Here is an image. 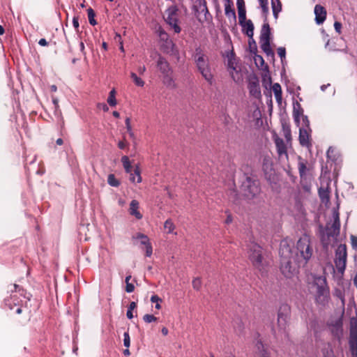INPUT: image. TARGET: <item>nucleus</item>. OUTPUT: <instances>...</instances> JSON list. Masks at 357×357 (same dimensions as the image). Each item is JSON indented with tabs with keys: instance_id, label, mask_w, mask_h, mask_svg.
<instances>
[{
	"instance_id": "nucleus-1",
	"label": "nucleus",
	"mask_w": 357,
	"mask_h": 357,
	"mask_svg": "<svg viewBox=\"0 0 357 357\" xmlns=\"http://www.w3.org/2000/svg\"><path fill=\"white\" fill-rule=\"evenodd\" d=\"M293 243L287 239L281 241L280 247V270L284 277L291 278L296 275L298 265L291 247Z\"/></svg>"
},
{
	"instance_id": "nucleus-2",
	"label": "nucleus",
	"mask_w": 357,
	"mask_h": 357,
	"mask_svg": "<svg viewBox=\"0 0 357 357\" xmlns=\"http://www.w3.org/2000/svg\"><path fill=\"white\" fill-rule=\"evenodd\" d=\"M340 227L339 213L334 210L332 222L327 223L326 233H324L321 236V241L325 246H328L336 241V238L340 233Z\"/></svg>"
},
{
	"instance_id": "nucleus-3",
	"label": "nucleus",
	"mask_w": 357,
	"mask_h": 357,
	"mask_svg": "<svg viewBox=\"0 0 357 357\" xmlns=\"http://www.w3.org/2000/svg\"><path fill=\"white\" fill-rule=\"evenodd\" d=\"M310 291L314 294L317 303L325 305L329 299V291L326 285L325 280L321 278H317L310 284Z\"/></svg>"
},
{
	"instance_id": "nucleus-4",
	"label": "nucleus",
	"mask_w": 357,
	"mask_h": 357,
	"mask_svg": "<svg viewBox=\"0 0 357 357\" xmlns=\"http://www.w3.org/2000/svg\"><path fill=\"white\" fill-rule=\"evenodd\" d=\"M297 253L296 255L298 263L305 264L312 257L313 249L310 236L303 235L297 242Z\"/></svg>"
},
{
	"instance_id": "nucleus-5",
	"label": "nucleus",
	"mask_w": 357,
	"mask_h": 357,
	"mask_svg": "<svg viewBox=\"0 0 357 357\" xmlns=\"http://www.w3.org/2000/svg\"><path fill=\"white\" fill-rule=\"evenodd\" d=\"M194 60L199 71L204 78L207 82H211L213 79V75L208 63V58L200 48H197L195 50Z\"/></svg>"
},
{
	"instance_id": "nucleus-6",
	"label": "nucleus",
	"mask_w": 357,
	"mask_h": 357,
	"mask_svg": "<svg viewBox=\"0 0 357 357\" xmlns=\"http://www.w3.org/2000/svg\"><path fill=\"white\" fill-rule=\"evenodd\" d=\"M157 66L162 74L164 84L167 87L174 88L175 83L172 76V70L169 63L164 58L159 56Z\"/></svg>"
},
{
	"instance_id": "nucleus-7",
	"label": "nucleus",
	"mask_w": 357,
	"mask_h": 357,
	"mask_svg": "<svg viewBox=\"0 0 357 357\" xmlns=\"http://www.w3.org/2000/svg\"><path fill=\"white\" fill-rule=\"evenodd\" d=\"M289 318V307L287 305L280 307L278 314L277 325L274 328L275 333L277 332L280 334L287 333L288 328Z\"/></svg>"
},
{
	"instance_id": "nucleus-8",
	"label": "nucleus",
	"mask_w": 357,
	"mask_h": 357,
	"mask_svg": "<svg viewBox=\"0 0 357 357\" xmlns=\"http://www.w3.org/2000/svg\"><path fill=\"white\" fill-rule=\"evenodd\" d=\"M249 258L256 268L259 271L264 268L266 263L264 260L263 250L261 246L255 243L252 244L249 250Z\"/></svg>"
},
{
	"instance_id": "nucleus-9",
	"label": "nucleus",
	"mask_w": 357,
	"mask_h": 357,
	"mask_svg": "<svg viewBox=\"0 0 357 357\" xmlns=\"http://www.w3.org/2000/svg\"><path fill=\"white\" fill-rule=\"evenodd\" d=\"M164 19L175 33L181 32V29L178 25V13L176 7L172 6L167 9L164 14Z\"/></svg>"
},
{
	"instance_id": "nucleus-10",
	"label": "nucleus",
	"mask_w": 357,
	"mask_h": 357,
	"mask_svg": "<svg viewBox=\"0 0 357 357\" xmlns=\"http://www.w3.org/2000/svg\"><path fill=\"white\" fill-rule=\"evenodd\" d=\"M243 194L248 199H251L258 195L260 192L257 181L250 177H246L241 186Z\"/></svg>"
},
{
	"instance_id": "nucleus-11",
	"label": "nucleus",
	"mask_w": 357,
	"mask_h": 357,
	"mask_svg": "<svg viewBox=\"0 0 357 357\" xmlns=\"http://www.w3.org/2000/svg\"><path fill=\"white\" fill-rule=\"evenodd\" d=\"M270 27L268 24L266 23L262 26L260 34V46L262 50L268 55H273V52L270 45Z\"/></svg>"
},
{
	"instance_id": "nucleus-12",
	"label": "nucleus",
	"mask_w": 357,
	"mask_h": 357,
	"mask_svg": "<svg viewBox=\"0 0 357 357\" xmlns=\"http://www.w3.org/2000/svg\"><path fill=\"white\" fill-rule=\"evenodd\" d=\"M347 248L345 245H340L335 252V264L337 271L343 274L347 264Z\"/></svg>"
},
{
	"instance_id": "nucleus-13",
	"label": "nucleus",
	"mask_w": 357,
	"mask_h": 357,
	"mask_svg": "<svg viewBox=\"0 0 357 357\" xmlns=\"http://www.w3.org/2000/svg\"><path fill=\"white\" fill-rule=\"evenodd\" d=\"M227 66L229 74L234 82H238L242 79L241 75L237 70V63L233 54L228 56Z\"/></svg>"
},
{
	"instance_id": "nucleus-14",
	"label": "nucleus",
	"mask_w": 357,
	"mask_h": 357,
	"mask_svg": "<svg viewBox=\"0 0 357 357\" xmlns=\"http://www.w3.org/2000/svg\"><path fill=\"white\" fill-rule=\"evenodd\" d=\"M315 21L317 24H322L326 17V10L321 5H316L314 7Z\"/></svg>"
},
{
	"instance_id": "nucleus-15",
	"label": "nucleus",
	"mask_w": 357,
	"mask_h": 357,
	"mask_svg": "<svg viewBox=\"0 0 357 357\" xmlns=\"http://www.w3.org/2000/svg\"><path fill=\"white\" fill-rule=\"evenodd\" d=\"M349 347L352 357H357V333L354 330L351 331Z\"/></svg>"
},
{
	"instance_id": "nucleus-16",
	"label": "nucleus",
	"mask_w": 357,
	"mask_h": 357,
	"mask_svg": "<svg viewBox=\"0 0 357 357\" xmlns=\"http://www.w3.org/2000/svg\"><path fill=\"white\" fill-rule=\"evenodd\" d=\"M139 202L133 199L131 201L129 207V213L131 215L135 216L137 220L142 218V215L139 211Z\"/></svg>"
},
{
	"instance_id": "nucleus-17",
	"label": "nucleus",
	"mask_w": 357,
	"mask_h": 357,
	"mask_svg": "<svg viewBox=\"0 0 357 357\" xmlns=\"http://www.w3.org/2000/svg\"><path fill=\"white\" fill-rule=\"evenodd\" d=\"M330 181L327 182L326 186L324 187V185H321L319 190V195L320 197V199L321 202L326 204H327L329 202V185Z\"/></svg>"
},
{
	"instance_id": "nucleus-18",
	"label": "nucleus",
	"mask_w": 357,
	"mask_h": 357,
	"mask_svg": "<svg viewBox=\"0 0 357 357\" xmlns=\"http://www.w3.org/2000/svg\"><path fill=\"white\" fill-rule=\"evenodd\" d=\"M161 48L162 50L166 53L171 55L176 54V51L175 50V45L173 43V41L170 39H169L167 41L163 42L161 44Z\"/></svg>"
},
{
	"instance_id": "nucleus-19",
	"label": "nucleus",
	"mask_w": 357,
	"mask_h": 357,
	"mask_svg": "<svg viewBox=\"0 0 357 357\" xmlns=\"http://www.w3.org/2000/svg\"><path fill=\"white\" fill-rule=\"evenodd\" d=\"M294 120L298 126H299V123L301 119L303 121V123L306 127L309 126V121L306 116L303 115L302 112L300 111L299 109H296V107H294Z\"/></svg>"
},
{
	"instance_id": "nucleus-20",
	"label": "nucleus",
	"mask_w": 357,
	"mask_h": 357,
	"mask_svg": "<svg viewBox=\"0 0 357 357\" xmlns=\"http://www.w3.org/2000/svg\"><path fill=\"white\" fill-rule=\"evenodd\" d=\"M309 132L306 128H300L299 141L301 145L307 146L309 144Z\"/></svg>"
},
{
	"instance_id": "nucleus-21",
	"label": "nucleus",
	"mask_w": 357,
	"mask_h": 357,
	"mask_svg": "<svg viewBox=\"0 0 357 357\" xmlns=\"http://www.w3.org/2000/svg\"><path fill=\"white\" fill-rule=\"evenodd\" d=\"M275 145L277 147L278 153L281 156L282 155H287V149L284 142L282 139L279 137L275 139Z\"/></svg>"
},
{
	"instance_id": "nucleus-22",
	"label": "nucleus",
	"mask_w": 357,
	"mask_h": 357,
	"mask_svg": "<svg viewBox=\"0 0 357 357\" xmlns=\"http://www.w3.org/2000/svg\"><path fill=\"white\" fill-rule=\"evenodd\" d=\"M272 90L274 93L275 99L279 105L282 103V89L278 83H275L272 86Z\"/></svg>"
},
{
	"instance_id": "nucleus-23",
	"label": "nucleus",
	"mask_w": 357,
	"mask_h": 357,
	"mask_svg": "<svg viewBox=\"0 0 357 357\" xmlns=\"http://www.w3.org/2000/svg\"><path fill=\"white\" fill-rule=\"evenodd\" d=\"M243 29L245 31L246 34L250 38H252L254 34V24L251 20H247L243 24Z\"/></svg>"
},
{
	"instance_id": "nucleus-24",
	"label": "nucleus",
	"mask_w": 357,
	"mask_h": 357,
	"mask_svg": "<svg viewBox=\"0 0 357 357\" xmlns=\"http://www.w3.org/2000/svg\"><path fill=\"white\" fill-rule=\"evenodd\" d=\"M225 12L229 17H235V11L232 8V3L229 0H226L225 3Z\"/></svg>"
},
{
	"instance_id": "nucleus-25",
	"label": "nucleus",
	"mask_w": 357,
	"mask_h": 357,
	"mask_svg": "<svg viewBox=\"0 0 357 357\" xmlns=\"http://www.w3.org/2000/svg\"><path fill=\"white\" fill-rule=\"evenodd\" d=\"M273 13L275 19L278 18L279 13L282 10L281 3L279 0H271Z\"/></svg>"
},
{
	"instance_id": "nucleus-26",
	"label": "nucleus",
	"mask_w": 357,
	"mask_h": 357,
	"mask_svg": "<svg viewBox=\"0 0 357 357\" xmlns=\"http://www.w3.org/2000/svg\"><path fill=\"white\" fill-rule=\"evenodd\" d=\"M237 7L240 20H245V9L243 0H237Z\"/></svg>"
},
{
	"instance_id": "nucleus-27",
	"label": "nucleus",
	"mask_w": 357,
	"mask_h": 357,
	"mask_svg": "<svg viewBox=\"0 0 357 357\" xmlns=\"http://www.w3.org/2000/svg\"><path fill=\"white\" fill-rule=\"evenodd\" d=\"M130 180L132 183H141L142 182V177L140 176V170L139 167H136L135 169L134 174L130 173Z\"/></svg>"
},
{
	"instance_id": "nucleus-28",
	"label": "nucleus",
	"mask_w": 357,
	"mask_h": 357,
	"mask_svg": "<svg viewBox=\"0 0 357 357\" xmlns=\"http://www.w3.org/2000/svg\"><path fill=\"white\" fill-rule=\"evenodd\" d=\"M140 243L142 245H145L146 255L147 257H151L152 255V252H153V249H152V246L149 242V239L148 236H146V240L142 239V241H140Z\"/></svg>"
},
{
	"instance_id": "nucleus-29",
	"label": "nucleus",
	"mask_w": 357,
	"mask_h": 357,
	"mask_svg": "<svg viewBox=\"0 0 357 357\" xmlns=\"http://www.w3.org/2000/svg\"><path fill=\"white\" fill-rule=\"evenodd\" d=\"M121 162L123 166L127 173H130L131 172V164L130 160L128 156L124 155L121 158Z\"/></svg>"
},
{
	"instance_id": "nucleus-30",
	"label": "nucleus",
	"mask_w": 357,
	"mask_h": 357,
	"mask_svg": "<svg viewBox=\"0 0 357 357\" xmlns=\"http://www.w3.org/2000/svg\"><path fill=\"white\" fill-rule=\"evenodd\" d=\"M107 183L112 187H118L120 185L119 181L112 174L108 175Z\"/></svg>"
},
{
	"instance_id": "nucleus-31",
	"label": "nucleus",
	"mask_w": 357,
	"mask_h": 357,
	"mask_svg": "<svg viewBox=\"0 0 357 357\" xmlns=\"http://www.w3.org/2000/svg\"><path fill=\"white\" fill-rule=\"evenodd\" d=\"M130 77L136 86L141 87L144 86V82L140 77H139L136 73L133 72L130 73Z\"/></svg>"
},
{
	"instance_id": "nucleus-32",
	"label": "nucleus",
	"mask_w": 357,
	"mask_h": 357,
	"mask_svg": "<svg viewBox=\"0 0 357 357\" xmlns=\"http://www.w3.org/2000/svg\"><path fill=\"white\" fill-rule=\"evenodd\" d=\"M164 228L167 233H172L175 229V225L171 220H167L164 224Z\"/></svg>"
},
{
	"instance_id": "nucleus-33",
	"label": "nucleus",
	"mask_w": 357,
	"mask_h": 357,
	"mask_svg": "<svg viewBox=\"0 0 357 357\" xmlns=\"http://www.w3.org/2000/svg\"><path fill=\"white\" fill-rule=\"evenodd\" d=\"M202 280L200 278L197 277L192 280V287L194 289H195L197 291L200 290V289L202 287Z\"/></svg>"
},
{
	"instance_id": "nucleus-34",
	"label": "nucleus",
	"mask_w": 357,
	"mask_h": 357,
	"mask_svg": "<svg viewBox=\"0 0 357 357\" xmlns=\"http://www.w3.org/2000/svg\"><path fill=\"white\" fill-rule=\"evenodd\" d=\"M151 301L152 303H155V307L157 309V310H160L161 309V305H160V303L162 302V299L157 295H153L151 298Z\"/></svg>"
},
{
	"instance_id": "nucleus-35",
	"label": "nucleus",
	"mask_w": 357,
	"mask_h": 357,
	"mask_svg": "<svg viewBox=\"0 0 357 357\" xmlns=\"http://www.w3.org/2000/svg\"><path fill=\"white\" fill-rule=\"evenodd\" d=\"M87 13H88V18H89V23L91 25H96V21L94 19V17H95V13L93 12V9L89 8L87 10Z\"/></svg>"
},
{
	"instance_id": "nucleus-36",
	"label": "nucleus",
	"mask_w": 357,
	"mask_h": 357,
	"mask_svg": "<svg viewBox=\"0 0 357 357\" xmlns=\"http://www.w3.org/2000/svg\"><path fill=\"white\" fill-rule=\"evenodd\" d=\"M137 305H136V303L135 302H131L130 303V305H129V307H128V310L127 311V317L130 319H132L133 318V314H132V310L136 307Z\"/></svg>"
},
{
	"instance_id": "nucleus-37",
	"label": "nucleus",
	"mask_w": 357,
	"mask_h": 357,
	"mask_svg": "<svg viewBox=\"0 0 357 357\" xmlns=\"http://www.w3.org/2000/svg\"><path fill=\"white\" fill-rule=\"evenodd\" d=\"M157 319H158L157 317H155V316H153L152 314H146L144 315V317H143V320L146 323H151L153 321H156Z\"/></svg>"
},
{
	"instance_id": "nucleus-38",
	"label": "nucleus",
	"mask_w": 357,
	"mask_h": 357,
	"mask_svg": "<svg viewBox=\"0 0 357 357\" xmlns=\"http://www.w3.org/2000/svg\"><path fill=\"white\" fill-rule=\"evenodd\" d=\"M263 13L267 14L268 13V0H259Z\"/></svg>"
},
{
	"instance_id": "nucleus-39",
	"label": "nucleus",
	"mask_w": 357,
	"mask_h": 357,
	"mask_svg": "<svg viewBox=\"0 0 357 357\" xmlns=\"http://www.w3.org/2000/svg\"><path fill=\"white\" fill-rule=\"evenodd\" d=\"M158 31L160 39L162 43L169 39L168 34L165 31L160 29Z\"/></svg>"
},
{
	"instance_id": "nucleus-40",
	"label": "nucleus",
	"mask_w": 357,
	"mask_h": 357,
	"mask_svg": "<svg viewBox=\"0 0 357 357\" xmlns=\"http://www.w3.org/2000/svg\"><path fill=\"white\" fill-rule=\"evenodd\" d=\"M123 337V344L126 347L128 348L130 345V338L128 333H124Z\"/></svg>"
},
{
	"instance_id": "nucleus-41",
	"label": "nucleus",
	"mask_w": 357,
	"mask_h": 357,
	"mask_svg": "<svg viewBox=\"0 0 357 357\" xmlns=\"http://www.w3.org/2000/svg\"><path fill=\"white\" fill-rule=\"evenodd\" d=\"M107 101L111 107H114L117 104L116 97L108 96Z\"/></svg>"
},
{
	"instance_id": "nucleus-42",
	"label": "nucleus",
	"mask_w": 357,
	"mask_h": 357,
	"mask_svg": "<svg viewBox=\"0 0 357 357\" xmlns=\"http://www.w3.org/2000/svg\"><path fill=\"white\" fill-rule=\"evenodd\" d=\"M278 54L282 60L285 58L286 50L284 47H280L278 49Z\"/></svg>"
},
{
	"instance_id": "nucleus-43",
	"label": "nucleus",
	"mask_w": 357,
	"mask_h": 357,
	"mask_svg": "<svg viewBox=\"0 0 357 357\" xmlns=\"http://www.w3.org/2000/svg\"><path fill=\"white\" fill-rule=\"evenodd\" d=\"M351 246L354 249L357 250V236H355L354 235L351 236Z\"/></svg>"
},
{
	"instance_id": "nucleus-44",
	"label": "nucleus",
	"mask_w": 357,
	"mask_h": 357,
	"mask_svg": "<svg viewBox=\"0 0 357 357\" xmlns=\"http://www.w3.org/2000/svg\"><path fill=\"white\" fill-rule=\"evenodd\" d=\"M135 290V286L130 282L126 283V291L128 293H131Z\"/></svg>"
},
{
	"instance_id": "nucleus-45",
	"label": "nucleus",
	"mask_w": 357,
	"mask_h": 357,
	"mask_svg": "<svg viewBox=\"0 0 357 357\" xmlns=\"http://www.w3.org/2000/svg\"><path fill=\"white\" fill-rule=\"evenodd\" d=\"M334 28L335 29V31L338 33H341V29H342V24L339 22H335L334 23Z\"/></svg>"
},
{
	"instance_id": "nucleus-46",
	"label": "nucleus",
	"mask_w": 357,
	"mask_h": 357,
	"mask_svg": "<svg viewBox=\"0 0 357 357\" xmlns=\"http://www.w3.org/2000/svg\"><path fill=\"white\" fill-rule=\"evenodd\" d=\"M255 63L257 64L258 63H259L261 65H263L264 64V59L262 58V56H259V55H257L255 57Z\"/></svg>"
},
{
	"instance_id": "nucleus-47",
	"label": "nucleus",
	"mask_w": 357,
	"mask_h": 357,
	"mask_svg": "<svg viewBox=\"0 0 357 357\" xmlns=\"http://www.w3.org/2000/svg\"><path fill=\"white\" fill-rule=\"evenodd\" d=\"M125 123H126V129L128 131H130V130H132V126H131V124H130V118H126V121H125Z\"/></svg>"
},
{
	"instance_id": "nucleus-48",
	"label": "nucleus",
	"mask_w": 357,
	"mask_h": 357,
	"mask_svg": "<svg viewBox=\"0 0 357 357\" xmlns=\"http://www.w3.org/2000/svg\"><path fill=\"white\" fill-rule=\"evenodd\" d=\"M305 169H306V167L303 163L299 164V172H300L301 175H303L305 174Z\"/></svg>"
},
{
	"instance_id": "nucleus-49",
	"label": "nucleus",
	"mask_w": 357,
	"mask_h": 357,
	"mask_svg": "<svg viewBox=\"0 0 357 357\" xmlns=\"http://www.w3.org/2000/svg\"><path fill=\"white\" fill-rule=\"evenodd\" d=\"M73 26L77 29L78 27H79V22H78V17H74L73 19Z\"/></svg>"
},
{
	"instance_id": "nucleus-50",
	"label": "nucleus",
	"mask_w": 357,
	"mask_h": 357,
	"mask_svg": "<svg viewBox=\"0 0 357 357\" xmlns=\"http://www.w3.org/2000/svg\"><path fill=\"white\" fill-rule=\"evenodd\" d=\"M137 70L140 75H143L144 73V72L146 71V67L144 66H139Z\"/></svg>"
},
{
	"instance_id": "nucleus-51",
	"label": "nucleus",
	"mask_w": 357,
	"mask_h": 357,
	"mask_svg": "<svg viewBox=\"0 0 357 357\" xmlns=\"http://www.w3.org/2000/svg\"><path fill=\"white\" fill-rule=\"evenodd\" d=\"M126 146H127V144H126L125 142H123V141H121V142H119V144H118V146H119V149H125V147H126Z\"/></svg>"
},
{
	"instance_id": "nucleus-52",
	"label": "nucleus",
	"mask_w": 357,
	"mask_h": 357,
	"mask_svg": "<svg viewBox=\"0 0 357 357\" xmlns=\"http://www.w3.org/2000/svg\"><path fill=\"white\" fill-rule=\"evenodd\" d=\"M135 238L139 239L140 241H142V239L146 240V236L143 234H137Z\"/></svg>"
},
{
	"instance_id": "nucleus-53",
	"label": "nucleus",
	"mask_w": 357,
	"mask_h": 357,
	"mask_svg": "<svg viewBox=\"0 0 357 357\" xmlns=\"http://www.w3.org/2000/svg\"><path fill=\"white\" fill-rule=\"evenodd\" d=\"M135 238L139 239L140 241H142V239L146 240V236L143 234H137Z\"/></svg>"
},
{
	"instance_id": "nucleus-54",
	"label": "nucleus",
	"mask_w": 357,
	"mask_h": 357,
	"mask_svg": "<svg viewBox=\"0 0 357 357\" xmlns=\"http://www.w3.org/2000/svg\"><path fill=\"white\" fill-rule=\"evenodd\" d=\"M38 44L41 46H46V45H47V42L45 38H41L39 40Z\"/></svg>"
},
{
	"instance_id": "nucleus-55",
	"label": "nucleus",
	"mask_w": 357,
	"mask_h": 357,
	"mask_svg": "<svg viewBox=\"0 0 357 357\" xmlns=\"http://www.w3.org/2000/svg\"><path fill=\"white\" fill-rule=\"evenodd\" d=\"M98 107H100V108H102V110H103V111H105V112H107V111L109 110V108H108L107 105H105V104H104V103H102V104H99V105H98Z\"/></svg>"
},
{
	"instance_id": "nucleus-56",
	"label": "nucleus",
	"mask_w": 357,
	"mask_h": 357,
	"mask_svg": "<svg viewBox=\"0 0 357 357\" xmlns=\"http://www.w3.org/2000/svg\"><path fill=\"white\" fill-rule=\"evenodd\" d=\"M259 357H269V356L266 351L263 350L261 352Z\"/></svg>"
},
{
	"instance_id": "nucleus-57",
	"label": "nucleus",
	"mask_w": 357,
	"mask_h": 357,
	"mask_svg": "<svg viewBox=\"0 0 357 357\" xmlns=\"http://www.w3.org/2000/svg\"><path fill=\"white\" fill-rule=\"evenodd\" d=\"M161 332L164 335H167L168 334V329L166 327H163Z\"/></svg>"
},
{
	"instance_id": "nucleus-58",
	"label": "nucleus",
	"mask_w": 357,
	"mask_h": 357,
	"mask_svg": "<svg viewBox=\"0 0 357 357\" xmlns=\"http://www.w3.org/2000/svg\"><path fill=\"white\" fill-rule=\"evenodd\" d=\"M109 96L116 97V91L114 89H113L112 90L110 91V92L109 93Z\"/></svg>"
},
{
	"instance_id": "nucleus-59",
	"label": "nucleus",
	"mask_w": 357,
	"mask_h": 357,
	"mask_svg": "<svg viewBox=\"0 0 357 357\" xmlns=\"http://www.w3.org/2000/svg\"><path fill=\"white\" fill-rule=\"evenodd\" d=\"M80 50H81V52L85 54V52H84V45L82 42L80 43Z\"/></svg>"
},
{
	"instance_id": "nucleus-60",
	"label": "nucleus",
	"mask_w": 357,
	"mask_h": 357,
	"mask_svg": "<svg viewBox=\"0 0 357 357\" xmlns=\"http://www.w3.org/2000/svg\"><path fill=\"white\" fill-rule=\"evenodd\" d=\"M50 90H51V91H52V92H56V90H57V87H56V85H52V86H50Z\"/></svg>"
},
{
	"instance_id": "nucleus-61",
	"label": "nucleus",
	"mask_w": 357,
	"mask_h": 357,
	"mask_svg": "<svg viewBox=\"0 0 357 357\" xmlns=\"http://www.w3.org/2000/svg\"><path fill=\"white\" fill-rule=\"evenodd\" d=\"M56 144L61 146L63 144V139H61V138H59L57 139L56 142Z\"/></svg>"
},
{
	"instance_id": "nucleus-62",
	"label": "nucleus",
	"mask_w": 357,
	"mask_h": 357,
	"mask_svg": "<svg viewBox=\"0 0 357 357\" xmlns=\"http://www.w3.org/2000/svg\"><path fill=\"white\" fill-rule=\"evenodd\" d=\"M112 114L116 118H119L120 116L119 113L116 111L113 112Z\"/></svg>"
},
{
	"instance_id": "nucleus-63",
	"label": "nucleus",
	"mask_w": 357,
	"mask_h": 357,
	"mask_svg": "<svg viewBox=\"0 0 357 357\" xmlns=\"http://www.w3.org/2000/svg\"><path fill=\"white\" fill-rule=\"evenodd\" d=\"M53 103L56 107H58V99L56 98H53L52 99Z\"/></svg>"
},
{
	"instance_id": "nucleus-64",
	"label": "nucleus",
	"mask_w": 357,
	"mask_h": 357,
	"mask_svg": "<svg viewBox=\"0 0 357 357\" xmlns=\"http://www.w3.org/2000/svg\"><path fill=\"white\" fill-rule=\"evenodd\" d=\"M231 221H232V218H231V217L230 215H228V217H227V220H226V222H227V224H229V223L231 222Z\"/></svg>"
}]
</instances>
